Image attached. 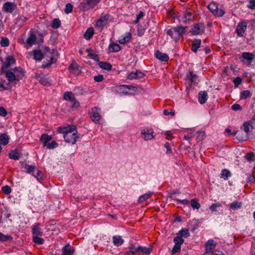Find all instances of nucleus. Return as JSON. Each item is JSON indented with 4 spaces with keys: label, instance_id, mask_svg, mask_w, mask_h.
Wrapping results in <instances>:
<instances>
[{
    "label": "nucleus",
    "instance_id": "nucleus-57",
    "mask_svg": "<svg viewBox=\"0 0 255 255\" xmlns=\"http://www.w3.org/2000/svg\"><path fill=\"white\" fill-rule=\"evenodd\" d=\"M144 16V13L143 11H140L138 14L136 16V20L134 21V23H137L139 20Z\"/></svg>",
    "mask_w": 255,
    "mask_h": 255
},
{
    "label": "nucleus",
    "instance_id": "nucleus-54",
    "mask_svg": "<svg viewBox=\"0 0 255 255\" xmlns=\"http://www.w3.org/2000/svg\"><path fill=\"white\" fill-rule=\"evenodd\" d=\"M73 9V5L70 3H68L66 4L65 9L64 10L65 12L66 13H70L72 12Z\"/></svg>",
    "mask_w": 255,
    "mask_h": 255
},
{
    "label": "nucleus",
    "instance_id": "nucleus-14",
    "mask_svg": "<svg viewBox=\"0 0 255 255\" xmlns=\"http://www.w3.org/2000/svg\"><path fill=\"white\" fill-rule=\"evenodd\" d=\"M144 76V74L142 72L136 70L129 73L127 76V78L129 80H133L143 78Z\"/></svg>",
    "mask_w": 255,
    "mask_h": 255
},
{
    "label": "nucleus",
    "instance_id": "nucleus-33",
    "mask_svg": "<svg viewBox=\"0 0 255 255\" xmlns=\"http://www.w3.org/2000/svg\"><path fill=\"white\" fill-rule=\"evenodd\" d=\"M94 35V29L92 28H88L84 34V38L86 40L90 39Z\"/></svg>",
    "mask_w": 255,
    "mask_h": 255
},
{
    "label": "nucleus",
    "instance_id": "nucleus-58",
    "mask_svg": "<svg viewBox=\"0 0 255 255\" xmlns=\"http://www.w3.org/2000/svg\"><path fill=\"white\" fill-rule=\"evenodd\" d=\"M248 7L251 9H255V0H249Z\"/></svg>",
    "mask_w": 255,
    "mask_h": 255
},
{
    "label": "nucleus",
    "instance_id": "nucleus-41",
    "mask_svg": "<svg viewBox=\"0 0 255 255\" xmlns=\"http://www.w3.org/2000/svg\"><path fill=\"white\" fill-rule=\"evenodd\" d=\"M9 157L14 160H18L20 158V154L16 151H12L9 153Z\"/></svg>",
    "mask_w": 255,
    "mask_h": 255
},
{
    "label": "nucleus",
    "instance_id": "nucleus-39",
    "mask_svg": "<svg viewBox=\"0 0 255 255\" xmlns=\"http://www.w3.org/2000/svg\"><path fill=\"white\" fill-rule=\"evenodd\" d=\"M192 12L190 11H186L184 13V15L182 17V21L184 22L190 20L192 19Z\"/></svg>",
    "mask_w": 255,
    "mask_h": 255
},
{
    "label": "nucleus",
    "instance_id": "nucleus-13",
    "mask_svg": "<svg viewBox=\"0 0 255 255\" xmlns=\"http://www.w3.org/2000/svg\"><path fill=\"white\" fill-rule=\"evenodd\" d=\"M152 129H144L141 130L142 137L145 140L152 139L154 137Z\"/></svg>",
    "mask_w": 255,
    "mask_h": 255
},
{
    "label": "nucleus",
    "instance_id": "nucleus-45",
    "mask_svg": "<svg viewBox=\"0 0 255 255\" xmlns=\"http://www.w3.org/2000/svg\"><path fill=\"white\" fill-rule=\"evenodd\" d=\"M56 61V59L54 56H52L50 58V59L49 62H46V63L44 62V63L43 64L42 67L43 68H48L51 64L55 63Z\"/></svg>",
    "mask_w": 255,
    "mask_h": 255
},
{
    "label": "nucleus",
    "instance_id": "nucleus-21",
    "mask_svg": "<svg viewBox=\"0 0 255 255\" xmlns=\"http://www.w3.org/2000/svg\"><path fill=\"white\" fill-rule=\"evenodd\" d=\"M208 99V94L206 91H201L198 95L199 102L201 104H204L206 102Z\"/></svg>",
    "mask_w": 255,
    "mask_h": 255
},
{
    "label": "nucleus",
    "instance_id": "nucleus-59",
    "mask_svg": "<svg viewBox=\"0 0 255 255\" xmlns=\"http://www.w3.org/2000/svg\"><path fill=\"white\" fill-rule=\"evenodd\" d=\"M104 80V76L103 75H98L94 77V80L97 82H102Z\"/></svg>",
    "mask_w": 255,
    "mask_h": 255
},
{
    "label": "nucleus",
    "instance_id": "nucleus-11",
    "mask_svg": "<svg viewBox=\"0 0 255 255\" xmlns=\"http://www.w3.org/2000/svg\"><path fill=\"white\" fill-rule=\"evenodd\" d=\"M247 28V23L245 21H242L238 23L236 31L239 36H243Z\"/></svg>",
    "mask_w": 255,
    "mask_h": 255
},
{
    "label": "nucleus",
    "instance_id": "nucleus-6",
    "mask_svg": "<svg viewBox=\"0 0 255 255\" xmlns=\"http://www.w3.org/2000/svg\"><path fill=\"white\" fill-rule=\"evenodd\" d=\"M208 8L216 16L221 17L225 14L224 10L219 8L215 2L210 3L208 5Z\"/></svg>",
    "mask_w": 255,
    "mask_h": 255
},
{
    "label": "nucleus",
    "instance_id": "nucleus-27",
    "mask_svg": "<svg viewBox=\"0 0 255 255\" xmlns=\"http://www.w3.org/2000/svg\"><path fill=\"white\" fill-rule=\"evenodd\" d=\"M52 139V136L47 134H42L41 135L40 140L43 143V146H46L48 142Z\"/></svg>",
    "mask_w": 255,
    "mask_h": 255
},
{
    "label": "nucleus",
    "instance_id": "nucleus-7",
    "mask_svg": "<svg viewBox=\"0 0 255 255\" xmlns=\"http://www.w3.org/2000/svg\"><path fill=\"white\" fill-rule=\"evenodd\" d=\"M110 17L111 15L108 13L101 15L96 22V27L103 28L108 23Z\"/></svg>",
    "mask_w": 255,
    "mask_h": 255
},
{
    "label": "nucleus",
    "instance_id": "nucleus-42",
    "mask_svg": "<svg viewBox=\"0 0 255 255\" xmlns=\"http://www.w3.org/2000/svg\"><path fill=\"white\" fill-rule=\"evenodd\" d=\"M251 92L249 90H244L241 92L240 94V98L242 100H245L247 99L248 97H251Z\"/></svg>",
    "mask_w": 255,
    "mask_h": 255
},
{
    "label": "nucleus",
    "instance_id": "nucleus-43",
    "mask_svg": "<svg viewBox=\"0 0 255 255\" xmlns=\"http://www.w3.org/2000/svg\"><path fill=\"white\" fill-rule=\"evenodd\" d=\"M50 25L53 28H58L61 25V21L59 19L55 18L52 20Z\"/></svg>",
    "mask_w": 255,
    "mask_h": 255
},
{
    "label": "nucleus",
    "instance_id": "nucleus-56",
    "mask_svg": "<svg viewBox=\"0 0 255 255\" xmlns=\"http://www.w3.org/2000/svg\"><path fill=\"white\" fill-rule=\"evenodd\" d=\"M180 249H181L180 246L175 244L172 250V251H171L172 254H175L179 252L180 251Z\"/></svg>",
    "mask_w": 255,
    "mask_h": 255
},
{
    "label": "nucleus",
    "instance_id": "nucleus-46",
    "mask_svg": "<svg viewBox=\"0 0 255 255\" xmlns=\"http://www.w3.org/2000/svg\"><path fill=\"white\" fill-rule=\"evenodd\" d=\"M191 205L193 209H199L201 206L199 203L198 202L197 199H193L191 200Z\"/></svg>",
    "mask_w": 255,
    "mask_h": 255
},
{
    "label": "nucleus",
    "instance_id": "nucleus-18",
    "mask_svg": "<svg viewBox=\"0 0 255 255\" xmlns=\"http://www.w3.org/2000/svg\"><path fill=\"white\" fill-rule=\"evenodd\" d=\"M11 70L17 78V81H19L23 77L24 72L21 68H15Z\"/></svg>",
    "mask_w": 255,
    "mask_h": 255
},
{
    "label": "nucleus",
    "instance_id": "nucleus-12",
    "mask_svg": "<svg viewBox=\"0 0 255 255\" xmlns=\"http://www.w3.org/2000/svg\"><path fill=\"white\" fill-rule=\"evenodd\" d=\"M16 5L11 2H6L3 4L2 9L6 13H11L15 8Z\"/></svg>",
    "mask_w": 255,
    "mask_h": 255
},
{
    "label": "nucleus",
    "instance_id": "nucleus-48",
    "mask_svg": "<svg viewBox=\"0 0 255 255\" xmlns=\"http://www.w3.org/2000/svg\"><path fill=\"white\" fill-rule=\"evenodd\" d=\"M177 236L175 237L173 241L175 244L180 246L183 243L184 240L182 239V238L178 235L177 234Z\"/></svg>",
    "mask_w": 255,
    "mask_h": 255
},
{
    "label": "nucleus",
    "instance_id": "nucleus-38",
    "mask_svg": "<svg viewBox=\"0 0 255 255\" xmlns=\"http://www.w3.org/2000/svg\"><path fill=\"white\" fill-rule=\"evenodd\" d=\"M242 203L239 201H235L230 204V208L233 210L239 209L241 208Z\"/></svg>",
    "mask_w": 255,
    "mask_h": 255
},
{
    "label": "nucleus",
    "instance_id": "nucleus-2",
    "mask_svg": "<svg viewBox=\"0 0 255 255\" xmlns=\"http://www.w3.org/2000/svg\"><path fill=\"white\" fill-rule=\"evenodd\" d=\"M38 34L37 30L33 29H30L27 34V37L25 40V33L22 34L17 39L18 42L22 45H24V47L27 49L31 47L33 45L38 44L37 40V35Z\"/></svg>",
    "mask_w": 255,
    "mask_h": 255
},
{
    "label": "nucleus",
    "instance_id": "nucleus-40",
    "mask_svg": "<svg viewBox=\"0 0 255 255\" xmlns=\"http://www.w3.org/2000/svg\"><path fill=\"white\" fill-rule=\"evenodd\" d=\"M177 235L182 238H187L190 236V233L188 229L185 228L179 231L178 232Z\"/></svg>",
    "mask_w": 255,
    "mask_h": 255
},
{
    "label": "nucleus",
    "instance_id": "nucleus-37",
    "mask_svg": "<svg viewBox=\"0 0 255 255\" xmlns=\"http://www.w3.org/2000/svg\"><path fill=\"white\" fill-rule=\"evenodd\" d=\"M231 176L230 171L227 169L222 170L221 173V177L225 180H228V178Z\"/></svg>",
    "mask_w": 255,
    "mask_h": 255
},
{
    "label": "nucleus",
    "instance_id": "nucleus-26",
    "mask_svg": "<svg viewBox=\"0 0 255 255\" xmlns=\"http://www.w3.org/2000/svg\"><path fill=\"white\" fill-rule=\"evenodd\" d=\"M113 244L115 246L119 247L124 243V240L120 236H115L113 237Z\"/></svg>",
    "mask_w": 255,
    "mask_h": 255
},
{
    "label": "nucleus",
    "instance_id": "nucleus-25",
    "mask_svg": "<svg viewBox=\"0 0 255 255\" xmlns=\"http://www.w3.org/2000/svg\"><path fill=\"white\" fill-rule=\"evenodd\" d=\"M39 226V224H37L33 226L32 228V233L33 236H41L43 235V232Z\"/></svg>",
    "mask_w": 255,
    "mask_h": 255
},
{
    "label": "nucleus",
    "instance_id": "nucleus-31",
    "mask_svg": "<svg viewBox=\"0 0 255 255\" xmlns=\"http://www.w3.org/2000/svg\"><path fill=\"white\" fill-rule=\"evenodd\" d=\"M33 58L36 60L40 61L43 58L42 53L38 50H35L33 51Z\"/></svg>",
    "mask_w": 255,
    "mask_h": 255
},
{
    "label": "nucleus",
    "instance_id": "nucleus-49",
    "mask_svg": "<svg viewBox=\"0 0 255 255\" xmlns=\"http://www.w3.org/2000/svg\"><path fill=\"white\" fill-rule=\"evenodd\" d=\"M33 241L35 243L38 245H42L44 243V240L42 238L39 237V236H33Z\"/></svg>",
    "mask_w": 255,
    "mask_h": 255
},
{
    "label": "nucleus",
    "instance_id": "nucleus-16",
    "mask_svg": "<svg viewBox=\"0 0 255 255\" xmlns=\"http://www.w3.org/2000/svg\"><path fill=\"white\" fill-rule=\"evenodd\" d=\"M197 79V75L192 71H190L187 74L185 77V80L190 83H196Z\"/></svg>",
    "mask_w": 255,
    "mask_h": 255
},
{
    "label": "nucleus",
    "instance_id": "nucleus-32",
    "mask_svg": "<svg viewBox=\"0 0 255 255\" xmlns=\"http://www.w3.org/2000/svg\"><path fill=\"white\" fill-rule=\"evenodd\" d=\"M153 194V192H148L142 195L139 197L138 202L141 203L145 201L147 199H149Z\"/></svg>",
    "mask_w": 255,
    "mask_h": 255
},
{
    "label": "nucleus",
    "instance_id": "nucleus-52",
    "mask_svg": "<svg viewBox=\"0 0 255 255\" xmlns=\"http://www.w3.org/2000/svg\"><path fill=\"white\" fill-rule=\"evenodd\" d=\"M1 191L6 195H8L11 193V189L9 186L6 185L1 188Z\"/></svg>",
    "mask_w": 255,
    "mask_h": 255
},
{
    "label": "nucleus",
    "instance_id": "nucleus-24",
    "mask_svg": "<svg viewBox=\"0 0 255 255\" xmlns=\"http://www.w3.org/2000/svg\"><path fill=\"white\" fill-rule=\"evenodd\" d=\"M121 49V47L118 44L115 42L111 43L109 46V50L110 52H117Z\"/></svg>",
    "mask_w": 255,
    "mask_h": 255
},
{
    "label": "nucleus",
    "instance_id": "nucleus-17",
    "mask_svg": "<svg viewBox=\"0 0 255 255\" xmlns=\"http://www.w3.org/2000/svg\"><path fill=\"white\" fill-rule=\"evenodd\" d=\"M131 34L130 32H127L125 35H123L119 40L120 43L125 44L129 42L131 39Z\"/></svg>",
    "mask_w": 255,
    "mask_h": 255
},
{
    "label": "nucleus",
    "instance_id": "nucleus-3",
    "mask_svg": "<svg viewBox=\"0 0 255 255\" xmlns=\"http://www.w3.org/2000/svg\"><path fill=\"white\" fill-rule=\"evenodd\" d=\"M185 32V27L177 26L167 30L166 33L172 38L177 40Z\"/></svg>",
    "mask_w": 255,
    "mask_h": 255
},
{
    "label": "nucleus",
    "instance_id": "nucleus-10",
    "mask_svg": "<svg viewBox=\"0 0 255 255\" xmlns=\"http://www.w3.org/2000/svg\"><path fill=\"white\" fill-rule=\"evenodd\" d=\"M91 118L94 122L96 123H99L101 116L100 115V109L99 108L95 107L92 109Z\"/></svg>",
    "mask_w": 255,
    "mask_h": 255
},
{
    "label": "nucleus",
    "instance_id": "nucleus-53",
    "mask_svg": "<svg viewBox=\"0 0 255 255\" xmlns=\"http://www.w3.org/2000/svg\"><path fill=\"white\" fill-rule=\"evenodd\" d=\"M58 144L55 141H52L51 142L48 143L46 147L48 149H53L58 146Z\"/></svg>",
    "mask_w": 255,
    "mask_h": 255
},
{
    "label": "nucleus",
    "instance_id": "nucleus-19",
    "mask_svg": "<svg viewBox=\"0 0 255 255\" xmlns=\"http://www.w3.org/2000/svg\"><path fill=\"white\" fill-rule=\"evenodd\" d=\"M74 250L73 247L69 244H67L62 249L61 255H73Z\"/></svg>",
    "mask_w": 255,
    "mask_h": 255
},
{
    "label": "nucleus",
    "instance_id": "nucleus-64",
    "mask_svg": "<svg viewBox=\"0 0 255 255\" xmlns=\"http://www.w3.org/2000/svg\"><path fill=\"white\" fill-rule=\"evenodd\" d=\"M7 115V112L3 107H0V116L5 117Z\"/></svg>",
    "mask_w": 255,
    "mask_h": 255
},
{
    "label": "nucleus",
    "instance_id": "nucleus-28",
    "mask_svg": "<svg viewBox=\"0 0 255 255\" xmlns=\"http://www.w3.org/2000/svg\"><path fill=\"white\" fill-rule=\"evenodd\" d=\"M9 141V137L5 133H1L0 134V143L2 145H6Z\"/></svg>",
    "mask_w": 255,
    "mask_h": 255
},
{
    "label": "nucleus",
    "instance_id": "nucleus-35",
    "mask_svg": "<svg viewBox=\"0 0 255 255\" xmlns=\"http://www.w3.org/2000/svg\"><path fill=\"white\" fill-rule=\"evenodd\" d=\"M98 65L100 68L105 70H110L112 68L111 64L106 62H100Z\"/></svg>",
    "mask_w": 255,
    "mask_h": 255
},
{
    "label": "nucleus",
    "instance_id": "nucleus-9",
    "mask_svg": "<svg viewBox=\"0 0 255 255\" xmlns=\"http://www.w3.org/2000/svg\"><path fill=\"white\" fill-rule=\"evenodd\" d=\"M244 127V130L246 133V135L245 136H240L241 132L237 131L234 134H237V137H238V138L241 140H246L247 138V135L248 134V132L250 131L251 128H253V127L250 124V122L249 123H245L243 125Z\"/></svg>",
    "mask_w": 255,
    "mask_h": 255
},
{
    "label": "nucleus",
    "instance_id": "nucleus-61",
    "mask_svg": "<svg viewBox=\"0 0 255 255\" xmlns=\"http://www.w3.org/2000/svg\"><path fill=\"white\" fill-rule=\"evenodd\" d=\"M10 239V237L5 236L0 233V241H7Z\"/></svg>",
    "mask_w": 255,
    "mask_h": 255
},
{
    "label": "nucleus",
    "instance_id": "nucleus-47",
    "mask_svg": "<svg viewBox=\"0 0 255 255\" xmlns=\"http://www.w3.org/2000/svg\"><path fill=\"white\" fill-rule=\"evenodd\" d=\"M2 47H7L9 45V41L6 37H1L0 42Z\"/></svg>",
    "mask_w": 255,
    "mask_h": 255
},
{
    "label": "nucleus",
    "instance_id": "nucleus-5",
    "mask_svg": "<svg viewBox=\"0 0 255 255\" xmlns=\"http://www.w3.org/2000/svg\"><path fill=\"white\" fill-rule=\"evenodd\" d=\"M255 58V54L248 52H243L239 57L241 61L247 66H250Z\"/></svg>",
    "mask_w": 255,
    "mask_h": 255
},
{
    "label": "nucleus",
    "instance_id": "nucleus-50",
    "mask_svg": "<svg viewBox=\"0 0 255 255\" xmlns=\"http://www.w3.org/2000/svg\"><path fill=\"white\" fill-rule=\"evenodd\" d=\"M35 172H36V174H35L34 172L33 173H32V175L34 176L39 181L41 179H42V177H43L42 172L41 171H39V170H38L37 169H35Z\"/></svg>",
    "mask_w": 255,
    "mask_h": 255
},
{
    "label": "nucleus",
    "instance_id": "nucleus-22",
    "mask_svg": "<svg viewBox=\"0 0 255 255\" xmlns=\"http://www.w3.org/2000/svg\"><path fill=\"white\" fill-rule=\"evenodd\" d=\"M155 55L156 58L162 61H167L169 59L167 54L162 53L159 50L156 51Z\"/></svg>",
    "mask_w": 255,
    "mask_h": 255
},
{
    "label": "nucleus",
    "instance_id": "nucleus-55",
    "mask_svg": "<svg viewBox=\"0 0 255 255\" xmlns=\"http://www.w3.org/2000/svg\"><path fill=\"white\" fill-rule=\"evenodd\" d=\"M242 79L240 77H237L234 79L233 82L235 88L238 87L239 85L241 84Z\"/></svg>",
    "mask_w": 255,
    "mask_h": 255
},
{
    "label": "nucleus",
    "instance_id": "nucleus-44",
    "mask_svg": "<svg viewBox=\"0 0 255 255\" xmlns=\"http://www.w3.org/2000/svg\"><path fill=\"white\" fill-rule=\"evenodd\" d=\"M74 97L71 92H66L64 95V99L66 101H74Z\"/></svg>",
    "mask_w": 255,
    "mask_h": 255
},
{
    "label": "nucleus",
    "instance_id": "nucleus-60",
    "mask_svg": "<svg viewBox=\"0 0 255 255\" xmlns=\"http://www.w3.org/2000/svg\"><path fill=\"white\" fill-rule=\"evenodd\" d=\"M145 32V29L143 28H138L137 30V35L138 36H142L143 35Z\"/></svg>",
    "mask_w": 255,
    "mask_h": 255
},
{
    "label": "nucleus",
    "instance_id": "nucleus-23",
    "mask_svg": "<svg viewBox=\"0 0 255 255\" xmlns=\"http://www.w3.org/2000/svg\"><path fill=\"white\" fill-rule=\"evenodd\" d=\"M5 77L10 82L12 83L14 81H17V78L15 75H14L13 72L12 71V70L5 72Z\"/></svg>",
    "mask_w": 255,
    "mask_h": 255
},
{
    "label": "nucleus",
    "instance_id": "nucleus-62",
    "mask_svg": "<svg viewBox=\"0 0 255 255\" xmlns=\"http://www.w3.org/2000/svg\"><path fill=\"white\" fill-rule=\"evenodd\" d=\"M164 147L166 149V153H171L172 152L171 148L170 147V144L168 142H166L164 144Z\"/></svg>",
    "mask_w": 255,
    "mask_h": 255
},
{
    "label": "nucleus",
    "instance_id": "nucleus-63",
    "mask_svg": "<svg viewBox=\"0 0 255 255\" xmlns=\"http://www.w3.org/2000/svg\"><path fill=\"white\" fill-rule=\"evenodd\" d=\"M232 109L235 111H238V110H241L242 107L240 105L236 104H234L232 106Z\"/></svg>",
    "mask_w": 255,
    "mask_h": 255
},
{
    "label": "nucleus",
    "instance_id": "nucleus-20",
    "mask_svg": "<svg viewBox=\"0 0 255 255\" xmlns=\"http://www.w3.org/2000/svg\"><path fill=\"white\" fill-rule=\"evenodd\" d=\"M14 63L15 59L13 57L9 56L6 58L5 61L3 63L2 68H7Z\"/></svg>",
    "mask_w": 255,
    "mask_h": 255
},
{
    "label": "nucleus",
    "instance_id": "nucleus-29",
    "mask_svg": "<svg viewBox=\"0 0 255 255\" xmlns=\"http://www.w3.org/2000/svg\"><path fill=\"white\" fill-rule=\"evenodd\" d=\"M201 41L200 39H195L192 44L191 49L194 52H196L197 51L198 49L200 47L201 45Z\"/></svg>",
    "mask_w": 255,
    "mask_h": 255
},
{
    "label": "nucleus",
    "instance_id": "nucleus-51",
    "mask_svg": "<svg viewBox=\"0 0 255 255\" xmlns=\"http://www.w3.org/2000/svg\"><path fill=\"white\" fill-rule=\"evenodd\" d=\"M222 207V204L220 203H216L213 204L209 209L212 212H215L217 211V208Z\"/></svg>",
    "mask_w": 255,
    "mask_h": 255
},
{
    "label": "nucleus",
    "instance_id": "nucleus-36",
    "mask_svg": "<svg viewBox=\"0 0 255 255\" xmlns=\"http://www.w3.org/2000/svg\"><path fill=\"white\" fill-rule=\"evenodd\" d=\"M152 248H146L138 246V253H142L145 255H148L152 251Z\"/></svg>",
    "mask_w": 255,
    "mask_h": 255
},
{
    "label": "nucleus",
    "instance_id": "nucleus-30",
    "mask_svg": "<svg viewBox=\"0 0 255 255\" xmlns=\"http://www.w3.org/2000/svg\"><path fill=\"white\" fill-rule=\"evenodd\" d=\"M23 168L26 171L27 173L32 175L35 169H36L35 166L29 165V164H25L23 166Z\"/></svg>",
    "mask_w": 255,
    "mask_h": 255
},
{
    "label": "nucleus",
    "instance_id": "nucleus-8",
    "mask_svg": "<svg viewBox=\"0 0 255 255\" xmlns=\"http://www.w3.org/2000/svg\"><path fill=\"white\" fill-rule=\"evenodd\" d=\"M216 243L213 240H209L207 243L206 244V252L204 253V255H211L212 254H214V252L215 247H216Z\"/></svg>",
    "mask_w": 255,
    "mask_h": 255
},
{
    "label": "nucleus",
    "instance_id": "nucleus-4",
    "mask_svg": "<svg viewBox=\"0 0 255 255\" xmlns=\"http://www.w3.org/2000/svg\"><path fill=\"white\" fill-rule=\"evenodd\" d=\"M101 0H83L80 2L78 7L82 11H87L94 8Z\"/></svg>",
    "mask_w": 255,
    "mask_h": 255
},
{
    "label": "nucleus",
    "instance_id": "nucleus-15",
    "mask_svg": "<svg viewBox=\"0 0 255 255\" xmlns=\"http://www.w3.org/2000/svg\"><path fill=\"white\" fill-rule=\"evenodd\" d=\"M204 30V26L202 23L196 24L192 29V32L194 35L202 34Z\"/></svg>",
    "mask_w": 255,
    "mask_h": 255
},
{
    "label": "nucleus",
    "instance_id": "nucleus-1",
    "mask_svg": "<svg viewBox=\"0 0 255 255\" xmlns=\"http://www.w3.org/2000/svg\"><path fill=\"white\" fill-rule=\"evenodd\" d=\"M59 133H63L65 141L72 144H75L78 138L76 127L74 126L59 127L57 129Z\"/></svg>",
    "mask_w": 255,
    "mask_h": 255
},
{
    "label": "nucleus",
    "instance_id": "nucleus-34",
    "mask_svg": "<svg viewBox=\"0 0 255 255\" xmlns=\"http://www.w3.org/2000/svg\"><path fill=\"white\" fill-rule=\"evenodd\" d=\"M135 253H138V247L135 248L133 245H130L128 251L127 252V255H133Z\"/></svg>",
    "mask_w": 255,
    "mask_h": 255
}]
</instances>
